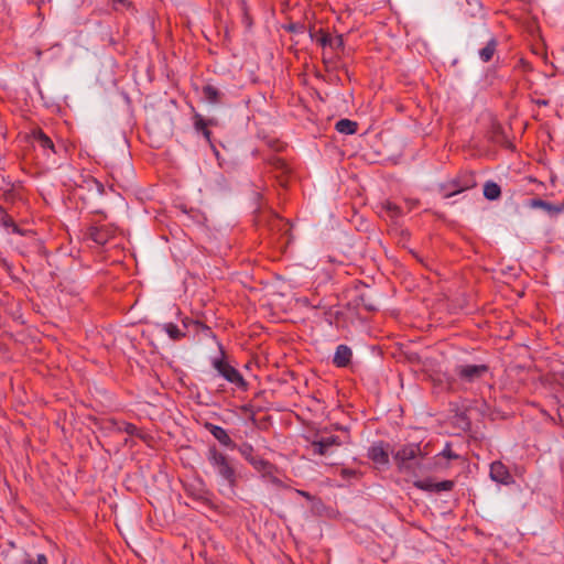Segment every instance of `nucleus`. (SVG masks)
Returning <instances> with one entry per match:
<instances>
[{
	"mask_svg": "<svg viewBox=\"0 0 564 564\" xmlns=\"http://www.w3.org/2000/svg\"><path fill=\"white\" fill-rule=\"evenodd\" d=\"M31 138L34 143H36L44 152H48L52 154H57L58 151L55 148L53 140L40 128L33 129L31 131Z\"/></svg>",
	"mask_w": 564,
	"mask_h": 564,
	"instance_id": "f8f14e48",
	"label": "nucleus"
},
{
	"mask_svg": "<svg viewBox=\"0 0 564 564\" xmlns=\"http://www.w3.org/2000/svg\"><path fill=\"white\" fill-rule=\"evenodd\" d=\"M21 564H36L35 561L30 557V556H26L22 562Z\"/></svg>",
	"mask_w": 564,
	"mask_h": 564,
	"instance_id": "f704fd0d",
	"label": "nucleus"
},
{
	"mask_svg": "<svg viewBox=\"0 0 564 564\" xmlns=\"http://www.w3.org/2000/svg\"><path fill=\"white\" fill-rule=\"evenodd\" d=\"M527 206L533 209H542L550 216H557L564 212V203L553 204L541 198L529 199Z\"/></svg>",
	"mask_w": 564,
	"mask_h": 564,
	"instance_id": "9b49d317",
	"label": "nucleus"
},
{
	"mask_svg": "<svg viewBox=\"0 0 564 564\" xmlns=\"http://www.w3.org/2000/svg\"><path fill=\"white\" fill-rule=\"evenodd\" d=\"M206 429L209 431V433L224 446H227L229 448H235L236 444L231 440V437L228 435L227 431L218 425L207 423Z\"/></svg>",
	"mask_w": 564,
	"mask_h": 564,
	"instance_id": "f3484780",
	"label": "nucleus"
},
{
	"mask_svg": "<svg viewBox=\"0 0 564 564\" xmlns=\"http://www.w3.org/2000/svg\"><path fill=\"white\" fill-rule=\"evenodd\" d=\"M365 307L368 310V311H375L376 307L371 304H366Z\"/></svg>",
	"mask_w": 564,
	"mask_h": 564,
	"instance_id": "4c0bfd02",
	"label": "nucleus"
},
{
	"mask_svg": "<svg viewBox=\"0 0 564 564\" xmlns=\"http://www.w3.org/2000/svg\"><path fill=\"white\" fill-rule=\"evenodd\" d=\"M193 124L196 132L203 134L206 141L212 144V132L208 129L209 126H215V119H205L200 113L195 112L193 115Z\"/></svg>",
	"mask_w": 564,
	"mask_h": 564,
	"instance_id": "2eb2a0df",
	"label": "nucleus"
},
{
	"mask_svg": "<svg viewBox=\"0 0 564 564\" xmlns=\"http://www.w3.org/2000/svg\"><path fill=\"white\" fill-rule=\"evenodd\" d=\"M268 162L272 167V172L274 173V177L279 181V184L283 187H286L291 173L286 162L283 159L274 155L271 156Z\"/></svg>",
	"mask_w": 564,
	"mask_h": 564,
	"instance_id": "6e6552de",
	"label": "nucleus"
},
{
	"mask_svg": "<svg viewBox=\"0 0 564 564\" xmlns=\"http://www.w3.org/2000/svg\"><path fill=\"white\" fill-rule=\"evenodd\" d=\"M241 6H242V10L245 11V14H247L246 13V11H247V3H246L245 0H241ZM246 19H248V15H246Z\"/></svg>",
	"mask_w": 564,
	"mask_h": 564,
	"instance_id": "e433bc0d",
	"label": "nucleus"
},
{
	"mask_svg": "<svg viewBox=\"0 0 564 564\" xmlns=\"http://www.w3.org/2000/svg\"><path fill=\"white\" fill-rule=\"evenodd\" d=\"M238 451H239L240 455H241V456H242V457H243V458H245V459H246L250 465H252V467H253L256 470H258V471H260V473H263V474H269V473H271V469H272V467H273V466H272L268 460H265V459H263V458H261V457H259V456L254 455V449H253L252 445L245 443V444H242V445L238 448Z\"/></svg>",
	"mask_w": 564,
	"mask_h": 564,
	"instance_id": "39448f33",
	"label": "nucleus"
},
{
	"mask_svg": "<svg viewBox=\"0 0 564 564\" xmlns=\"http://www.w3.org/2000/svg\"><path fill=\"white\" fill-rule=\"evenodd\" d=\"M498 42L496 39H490L485 47L479 50V57L484 63H488L492 59L496 51H497Z\"/></svg>",
	"mask_w": 564,
	"mask_h": 564,
	"instance_id": "412c9836",
	"label": "nucleus"
},
{
	"mask_svg": "<svg viewBox=\"0 0 564 564\" xmlns=\"http://www.w3.org/2000/svg\"><path fill=\"white\" fill-rule=\"evenodd\" d=\"M161 327L173 340H181L186 336V332L181 329L177 325L173 323L162 324Z\"/></svg>",
	"mask_w": 564,
	"mask_h": 564,
	"instance_id": "393cba45",
	"label": "nucleus"
},
{
	"mask_svg": "<svg viewBox=\"0 0 564 564\" xmlns=\"http://www.w3.org/2000/svg\"><path fill=\"white\" fill-rule=\"evenodd\" d=\"M336 130L344 134H354L358 130V123L349 119H340L336 122Z\"/></svg>",
	"mask_w": 564,
	"mask_h": 564,
	"instance_id": "4be33fe9",
	"label": "nucleus"
},
{
	"mask_svg": "<svg viewBox=\"0 0 564 564\" xmlns=\"http://www.w3.org/2000/svg\"><path fill=\"white\" fill-rule=\"evenodd\" d=\"M297 494L305 497L306 499L311 500L312 497L311 495L307 492V491H304V490H297Z\"/></svg>",
	"mask_w": 564,
	"mask_h": 564,
	"instance_id": "c9c22d12",
	"label": "nucleus"
},
{
	"mask_svg": "<svg viewBox=\"0 0 564 564\" xmlns=\"http://www.w3.org/2000/svg\"><path fill=\"white\" fill-rule=\"evenodd\" d=\"M425 455L420 444L411 443L399 448L393 457L401 473L416 475V470L421 468Z\"/></svg>",
	"mask_w": 564,
	"mask_h": 564,
	"instance_id": "f03ea898",
	"label": "nucleus"
},
{
	"mask_svg": "<svg viewBox=\"0 0 564 564\" xmlns=\"http://www.w3.org/2000/svg\"><path fill=\"white\" fill-rule=\"evenodd\" d=\"M310 36L312 40H316V42L323 47L329 46V44L332 43V36L322 29L318 30L317 32L311 29Z\"/></svg>",
	"mask_w": 564,
	"mask_h": 564,
	"instance_id": "bb28decb",
	"label": "nucleus"
},
{
	"mask_svg": "<svg viewBox=\"0 0 564 564\" xmlns=\"http://www.w3.org/2000/svg\"><path fill=\"white\" fill-rule=\"evenodd\" d=\"M36 564H48V560L44 554H37L36 560H34Z\"/></svg>",
	"mask_w": 564,
	"mask_h": 564,
	"instance_id": "72a5a7b5",
	"label": "nucleus"
},
{
	"mask_svg": "<svg viewBox=\"0 0 564 564\" xmlns=\"http://www.w3.org/2000/svg\"><path fill=\"white\" fill-rule=\"evenodd\" d=\"M419 199H415V198H406L405 199V204H406V207H408V212H411L413 210L415 207H417L419 205Z\"/></svg>",
	"mask_w": 564,
	"mask_h": 564,
	"instance_id": "7c9ffc66",
	"label": "nucleus"
},
{
	"mask_svg": "<svg viewBox=\"0 0 564 564\" xmlns=\"http://www.w3.org/2000/svg\"><path fill=\"white\" fill-rule=\"evenodd\" d=\"M490 478L499 484L508 485L512 481V477L509 469L505 464L499 460L491 463L490 465Z\"/></svg>",
	"mask_w": 564,
	"mask_h": 564,
	"instance_id": "4468645a",
	"label": "nucleus"
},
{
	"mask_svg": "<svg viewBox=\"0 0 564 564\" xmlns=\"http://www.w3.org/2000/svg\"><path fill=\"white\" fill-rule=\"evenodd\" d=\"M475 186V181L471 175H467L464 177H457L444 185H442V191L444 192V197L448 198L453 195L462 193L466 189H469Z\"/></svg>",
	"mask_w": 564,
	"mask_h": 564,
	"instance_id": "0eeeda50",
	"label": "nucleus"
},
{
	"mask_svg": "<svg viewBox=\"0 0 564 564\" xmlns=\"http://www.w3.org/2000/svg\"><path fill=\"white\" fill-rule=\"evenodd\" d=\"M119 430L126 432L129 435H137L138 433V427L134 424L128 422H123Z\"/></svg>",
	"mask_w": 564,
	"mask_h": 564,
	"instance_id": "cd10ccee",
	"label": "nucleus"
},
{
	"mask_svg": "<svg viewBox=\"0 0 564 564\" xmlns=\"http://www.w3.org/2000/svg\"><path fill=\"white\" fill-rule=\"evenodd\" d=\"M381 208L393 220L398 219L399 217H401L403 215L402 208L400 206H398L397 204L390 202V200H384L381 204Z\"/></svg>",
	"mask_w": 564,
	"mask_h": 564,
	"instance_id": "a878e982",
	"label": "nucleus"
},
{
	"mask_svg": "<svg viewBox=\"0 0 564 564\" xmlns=\"http://www.w3.org/2000/svg\"><path fill=\"white\" fill-rule=\"evenodd\" d=\"M206 459L221 481L234 490L239 480V475L234 462L215 445L208 447Z\"/></svg>",
	"mask_w": 564,
	"mask_h": 564,
	"instance_id": "f257e3e1",
	"label": "nucleus"
},
{
	"mask_svg": "<svg viewBox=\"0 0 564 564\" xmlns=\"http://www.w3.org/2000/svg\"><path fill=\"white\" fill-rule=\"evenodd\" d=\"M489 368L487 365H457L454 373L463 383H474L481 379Z\"/></svg>",
	"mask_w": 564,
	"mask_h": 564,
	"instance_id": "20e7f679",
	"label": "nucleus"
},
{
	"mask_svg": "<svg viewBox=\"0 0 564 564\" xmlns=\"http://www.w3.org/2000/svg\"><path fill=\"white\" fill-rule=\"evenodd\" d=\"M454 486L453 480L434 482L432 479H422L414 481V487L429 492L451 491Z\"/></svg>",
	"mask_w": 564,
	"mask_h": 564,
	"instance_id": "9d476101",
	"label": "nucleus"
},
{
	"mask_svg": "<svg viewBox=\"0 0 564 564\" xmlns=\"http://www.w3.org/2000/svg\"><path fill=\"white\" fill-rule=\"evenodd\" d=\"M343 442L339 436L330 435L327 437H321L319 440H314L311 443V448L313 454L325 456L329 453V449L334 446H340Z\"/></svg>",
	"mask_w": 564,
	"mask_h": 564,
	"instance_id": "1a4fd4ad",
	"label": "nucleus"
},
{
	"mask_svg": "<svg viewBox=\"0 0 564 564\" xmlns=\"http://www.w3.org/2000/svg\"><path fill=\"white\" fill-rule=\"evenodd\" d=\"M269 229L272 232L281 234V236L286 238L285 243L290 242V232H291V225L288 220L283 219L276 214L271 215L269 221H268Z\"/></svg>",
	"mask_w": 564,
	"mask_h": 564,
	"instance_id": "ddd939ff",
	"label": "nucleus"
},
{
	"mask_svg": "<svg viewBox=\"0 0 564 564\" xmlns=\"http://www.w3.org/2000/svg\"><path fill=\"white\" fill-rule=\"evenodd\" d=\"M351 357H352V351H351L350 347H348L347 345H339L336 348V351H335V355L333 358V364L339 368L347 367L351 361Z\"/></svg>",
	"mask_w": 564,
	"mask_h": 564,
	"instance_id": "a211bd4d",
	"label": "nucleus"
},
{
	"mask_svg": "<svg viewBox=\"0 0 564 564\" xmlns=\"http://www.w3.org/2000/svg\"><path fill=\"white\" fill-rule=\"evenodd\" d=\"M484 196L488 200H496L501 196V188L500 186L494 182L488 181L484 184Z\"/></svg>",
	"mask_w": 564,
	"mask_h": 564,
	"instance_id": "5701e85b",
	"label": "nucleus"
},
{
	"mask_svg": "<svg viewBox=\"0 0 564 564\" xmlns=\"http://www.w3.org/2000/svg\"><path fill=\"white\" fill-rule=\"evenodd\" d=\"M288 30L290 32H304L305 30V25L304 24H299V23H291L289 26H288Z\"/></svg>",
	"mask_w": 564,
	"mask_h": 564,
	"instance_id": "c756f323",
	"label": "nucleus"
},
{
	"mask_svg": "<svg viewBox=\"0 0 564 564\" xmlns=\"http://www.w3.org/2000/svg\"><path fill=\"white\" fill-rule=\"evenodd\" d=\"M443 458H445L447 460H449V459H458L459 458V455L452 451V444L448 443V442L445 444L444 449L435 456V466L447 467V465H443L442 464L441 460Z\"/></svg>",
	"mask_w": 564,
	"mask_h": 564,
	"instance_id": "b1692460",
	"label": "nucleus"
},
{
	"mask_svg": "<svg viewBox=\"0 0 564 564\" xmlns=\"http://www.w3.org/2000/svg\"><path fill=\"white\" fill-rule=\"evenodd\" d=\"M0 225L7 229H11L13 234L24 236L25 230L21 229L13 218L7 213L3 206L0 205Z\"/></svg>",
	"mask_w": 564,
	"mask_h": 564,
	"instance_id": "6ab92c4d",
	"label": "nucleus"
},
{
	"mask_svg": "<svg viewBox=\"0 0 564 564\" xmlns=\"http://www.w3.org/2000/svg\"><path fill=\"white\" fill-rule=\"evenodd\" d=\"M213 367L229 383L234 384L237 389L247 391L248 383L242 375L231 366L225 358L213 359Z\"/></svg>",
	"mask_w": 564,
	"mask_h": 564,
	"instance_id": "7ed1b4c3",
	"label": "nucleus"
},
{
	"mask_svg": "<svg viewBox=\"0 0 564 564\" xmlns=\"http://www.w3.org/2000/svg\"><path fill=\"white\" fill-rule=\"evenodd\" d=\"M90 183L96 187L97 192L100 195H102L105 193V187L99 181H97L96 178H91Z\"/></svg>",
	"mask_w": 564,
	"mask_h": 564,
	"instance_id": "473e14b6",
	"label": "nucleus"
},
{
	"mask_svg": "<svg viewBox=\"0 0 564 564\" xmlns=\"http://www.w3.org/2000/svg\"><path fill=\"white\" fill-rule=\"evenodd\" d=\"M202 94L204 100L208 104L216 105L221 101L223 93L210 84H207L203 87Z\"/></svg>",
	"mask_w": 564,
	"mask_h": 564,
	"instance_id": "aec40b11",
	"label": "nucleus"
},
{
	"mask_svg": "<svg viewBox=\"0 0 564 564\" xmlns=\"http://www.w3.org/2000/svg\"><path fill=\"white\" fill-rule=\"evenodd\" d=\"M116 228L112 225H91L87 231L86 236L91 239L97 245L104 246L111 238L115 237Z\"/></svg>",
	"mask_w": 564,
	"mask_h": 564,
	"instance_id": "423d86ee",
	"label": "nucleus"
},
{
	"mask_svg": "<svg viewBox=\"0 0 564 564\" xmlns=\"http://www.w3.org/2000/svg\"><path fill=\"white\" fill-rule=\"evenodd\" d=\"M189 324H194L197 327H202L204 329H209L207 326H205L203 323H200L198 321H188V319L183 321L184 328H187Z\"/></svg>",
	"mask_w": 564,
	"mask_h": 564,
	"instance_id": "2f4dec72",
	"label": "nucleus"
},
{
	"mask_svg": "<svg viewBox=\"0 0 564 564\" xmlns=\"http://www.w3.org/2000/svg\"><path fill=\"white\" fill-rule=\"evenodd\" d=\"M329 47H332L333 50H343L344 48L343 35H337L335 37H332V43L329 44Z\"/></svg>",
	"mask_w": 564,
	"mask_h": 564,
	"instance_id": "c85d7f7f",
	"label": "nucleus"
},
{
	"mask_svg": "<svg viewBox=\"0 0 564 564\" xmlns=\"http://www.w3.org/2000/svg\"><path fill=\"white\" fill-rule=\"evenodd\" d=\"M368 457L376 464L386 465L389 463V454L383 444L379 442L373 444L368 451Z\"/></svg>",
	"mask_w": 564,
	"mask_h": 564,
	"instance_id": "dca6fc26",
	"label": "nucleus"
}]
</instances>
